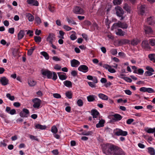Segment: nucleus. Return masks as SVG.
<instances>
[{
    "label": "nucleus",
    "mask_w": 155,
    "mask_h": 155,
    "mask_svg": "<svg viewBox=\"0 0 155 155\" xmlns=\"http://www.w3.org/2000/svg\"><path fill=\"white\" fill-rule=\"evenodd\" d=\"M121 2V0H114L113 1V3L115 5H120Z\"/></svg>",
    "instance_id": "864d4df0"
},
{
    "label": "nucleus",
    "mask_w": 155,
    "mask_h": 155,
    "mask_svg": "<svg viewBox=\"0 0 155 155\" xmlns=\"http://www.w3.org/2000/svg\"><path fill=\"white\" fill-rule=\"evenodd\" d=\"M155 54H150L148 55V57L154 63H155Z\"/></svg>",
    "instance_id": "2f4dec72"
},
{
    "label": "nucleus",
    "mask_w": 155,
    "mask_h": 155,
    "mask_svg": "<svg viewBox=\"0 0 155 155\" xmlns=\"http://www.w3.org/2000/svg\"><path fill=\"white\" fill-rule=\"evenodd\" d=\"M53 97L57 98H59L61 97V95L58 94V93H55L53 94Z\"/></svg>",
    "instance_id": "052dcab7"
},
{
    "label": "nucleus",
    "mask_w": 155,
    "mask_h": 155,
    "mask_svg": "<svg viewBox=\"0 0 155 155\" xmlns=\"http://www.w3.org/2000/svg\"><path fill=\"white\" fill-rule=\"evenodd\" d=\"M59 34L60 36H58V38L61 39H64V36L65 34L64 32L60 30L59 31Z\"/></svg>",
    "instance_id": "a19ab883"
},
{
    "label": "nucleus",
    "mask_w": 155,
    "mask_h": 155,
    "mask_svg": "<svg viewBox=\"0 0 155 155\" xmlns=\"http://www.w3.org/2000/svg\"><path fill=\"white\" fill-rule=\"evenodd\" d=\"M129 42V41L127 39H122L120 41L119 43L122 44H126Z\"/></svg>",
    "instance_id": "a18cd8bd"
},
{
    "label": "nucleus",
    "mask_w": 155,
    "mask_h": 155,
    "mask_svg": "<svg viewBox=\"0 0 155 155\" xmlns=\"http://www.w3.org/2000/svg\"><path fill=\"white\" fill-rule=\"evenodd\" d=\"M71 66L73 67H77L80 64V62L75 59L71 60Z\"/></svg>",
    "instance_id": "2eb2a0df"
},
{
    "label": "nucleus",
    "mask_w": 155,
    "mask_h": 155,
    "mask_svg": "<svg viewBox=\"0 0 155 155\" xmlns=\"http://www.w3.org/2000/svg\"><path fill=\"white\" fill-rule=\"evenodd\" d=\"M103 152L106 155H125L120 148L111 143H106L102 145Z\"/></svg>",
    "instance_id": "f257e3e1"
},
{
    "label": "nucleus",
    "mask_w": 155,
    "mask_h": 155,
    "mask_svg": "<svg viewBox=\"0 0 155 155\" xmlns=\"http://www.w3.org/2000/svg\"><path fill=\"white\" fill-rule=\"evenodd\" d=\"M43 76H47L48 78L51 79L52 78V74L51 71L48 70H42L41 71Z\"/></svg>",
    "instance_id": "423d86ee"
},
{
    "label": "nucleus",
    "mask_w": 155,
    "mask_h": 155,
    "mask_svg": "<svg viewBox=\"0 0 155 155\" xmlns=\"http://www.w3.org/2000/svg\"><path fill=\"white\" fill-rule=\"evenodd\" d=\"M127 25L125 23H122L120 21H118L117 23H114L111 27V29L113 30L117 27H119L122 28H127Z\"/></svg>",
    "instance_id": "7ed1b4c3"
},
{
    "label": "nucleus",
    "mask_w": 155,
    "mask_h": 155,
    "mask_svg": "<svg viewBox=\"0 0 155 155\" xmlns=\"http://www.w3.org/2000/svg\"><path fill=\"white\" fill-rule=\"evenodd\" d=\"M34 39L36 42H40L41 41V38L40 36H35Z\"/></svg>",
    "instance_id": "c03bdc74"
},
{
    "label": "nucleus",
    "mask_w": 155,
    "mask_h": 155,
    "mask_svg": "<svg viewBox=\"0 0 155 155\" xmlns=\"http://www.w3.org/2000/svg\"><path fill=\"white\" fill-rule=\"evenodd\" d=\"M149 44L152 46L155 45V39L151 38L149 40Z\"/></svg>",
    "instance_id": "e433bc0d"
},
{
    "label": "nucleus",
    "mask_w": 155,
    "mask_h": 155,
    "mask_svg": "<svg viewBox=\"0 0 155 155\" xmlns=\"http://www.w3.org/2000/svg\"><path fill=\"white\" fill-rule=\"evenodd\" d=\"M27 2L28 4L38 6L39 5V3L37 0H27Z\"/></svg>",
    "instance_id": "f3484780"
},
{
    "label": "nucleus",
    "mask_w": 155,
    "mask_h": 155,
    "mask_svg": "<svg viewBox=\"0 0 155 155\" xmlns=\"http://www.w3.org/2000/svg\"><path fill=\"white\" fill-rule=\"evenodd\" d=\"M15 29L14 28H9L8 30V32L9 33L13 34L14 33Z\"/></svg>",
    "instance_id": "69168bd1"
},
{
    "label": "nucleus",
    "mask_w": 155,
    "mask_h": 155,
    "mask_svg": "<svg viewBox=\"0 0 155 155\" xmlns=\"http://www.w3.org/2000/svg\"><path fill=\"white\" fill-rule=\"evenodd\" d=\"M146 132L148 133H155V127L153 128H147L145 129Z\"/></svg>",
    "instance_id": "a878e982"
},
{
    "label": "nucleus",
    "mask_w": 155,
    "mask_h": 155,
    "mask_svg": "<svg viewBox=\"0 0 155 155\" xmlns=\"http://www.w3.org/2000/svg\"><path fill=\"white\" fill-rule=\"evenodd\" d=\"M53 74V76L52 77V79L54 80H56L57 78V76L56 73L54 72H53L52 73Z\"/></svg>",
    "instance_id": "4d7b16f0"
},
{
    "label": "nucleus",
    "mask_w": 155,
    "mask_h": 155,
    "mask_svg": "<svg viewBox=\"0 0 155 155\" xmlns=\"http://www.w3.org/2000/svg\"><path fill=\"white\" fill-rule=\"evenodd\" d=\"M70 38L72 40H74L77 38V37L75 34H72L71 35Z\"/></svg>",
    "instance_id": "338daca9"
},
{
    "label": "nucleus",
    "mask_w": 155,
    "mask_h": 155,
    "mask_svg": "<svg viewBox=\"0 0 155 155\" xmlns=\"http://www.w3.org/2000/svg\"><path fill=\"white\" fill-rule=\"evenodd\" d=\"M153 73L149 71H146L144 73L145 76H151L153 74Z\"/></svg>",
    "instance_id": "6e6d98bb"
},
{
    "label": "nucleus",
    "mask_w": 155,
    "mask_h": 155,
    "mask_svg": "<svg viewBox=\"0 0 155 155\" xmlns=\"http://www.w3.org/2000/svg\"><path fill=\"white\" fill-rule=\"evenodd\" d=\"M122 78L124 80L126 81L127 82L130 83L132 81V80H131V79L127 77H124Z\"/></svg>",
    "instance_id": "8fccbe9b"
},
{
    "label": "nucleus",
    "mask_w": 155,
    "mask_h": 155,
    "mask_svg": "<svg viewBox=\"0 0 155 155\" xmlns=\"http://www.w3.org/2000/svg\"><path fill=\"white\" fill-rule=\"evenodd\" d=\"M148 150L149 153L151 154V155H155V150L153 148H148Z\"/></svg>",
    "instance_id": "72a5a7b5"
},
{
    "label": "nucleus",
    "mask_w": 155,
    "mask_h": 155,
    "mask_svg": "<svg viewBox=\"0 0 155 155\" xmlns=\"http://www.w3.org/2000/svg\"><path fill=\"white\" fill-rule=\"evenodd\" d=\"M78 70L79 71L84 73H86L88 71L89 68L86 65H82L78 68Z\"/></svg>",
    "instance_id": "9b49d317"
},
{
    "label": "nucleus",
    "mask_w": 155,
    "mask_h": 155,
    "mask_svg": "<svg viewBox=\"0 0 155 155\" xmlns=\"http://www.w3.org/2000/svg\"><path fill=\"white\" fill-rule=\"evenodd\" d=\"M88 84H89V85L92 87H95V84L93 82H88Z\"/></svg>",
    "instance_id": "0e129e2a"
},
{
    "label": "nucleus",
    "mask_w": 155,
    "mask_h": 155,
    "mask_svg": "<svg viewBox=\"0 0 155 155\" xmlns=\"http://www.w3.org/2000/svg\"><path fill=\"white\" fill-rule=\"evenodd\" d=\"M51 132L54 134H56L58 132V129L55 126H53L51 127Z\"/></svg>",
    "instance_id": "79ce46f5"
},
{
    "label": "nucleus",
    "mask_w": 155,
    "mask_h": 155,
    "mask_svg": "<svg viewBox=\"0 0 155 155\" xmlns=\"http://www.w3.org/2000/svg\"><path fill=\"white\" fill-rule=\"evenodd\" d=\"M116 131L115 133V134L117 136H126L127 135V132L126 131H123L120 129H116Z\"/></svg>",
    "instance_id": "0eeeda50"
},
{
    "label": "nucleus",
    "mask_w": 155,
    "mask_h": 155,
    "mask_svg": "<svg viewBox=\"0 0 155 155\" xmlns=\"http://www.w3.org/2000/svg\"><path fill=\"white\" fill-rule=\"evenodd\" d=\"M139 42V41L138 40L134 39H133L131 41V45L134 46L138 44Z\"/></svg>",
    "instance_id": "58836bf2"
},
{
    "label": "nucleus",
    "mask_w": 155,
    "mask_h": 155,
    "mask_svg": "<svg viewBox=\"0 0 155 155\" xmlns=\"http://www.w3.org/2000/svg\"><path fill=\"white\" fill-rule=\"evenodd\" d=\"M35 49V48L34 47H31V49H30L28 51V55H31L32 54Z\"/></svg>",
    "instance_id": "37998d69"
},
{
    "label": "nucleus",
    "mask_w": 155,
    "mask_h": 155,
    "mask_svg": "<svg viewBox=\"0 0 155 155\" xmlns=\"http://www.w3.org/2000/svg\"><path fill=\"white\" fill-rule=\"evenodd\" d=\"M25 15L29 21L32 22L34 20V17L31 13H25Z\"/></svg>",
    "instance_id": "6ab92c4d"
},
{
    "label": "nucleus",
    "mask_w": 155,
    "mask_h": 155,
    "mask_svg": "<svg viewBox=\"0 0 155 155\" xmlns=\"http://www.w3.org/2000/svg\"><path fill=\"white\" fill-rule=\"evenodd\" d=\"M66 19L67 21L69 24H71L73 25H76V23L72 19H69L68 17H67Z\"/></svg>",
    "instance_id": "ea45409f"
},
{
    "label": "nucleus",
    "mask_w": 155,
    "mask_h": 155,
    "mask_svg": "<svg viewBox=\"0 0 155 155\" xmlns=\"http://www.w3.org/2000/svg\"><path fill=\"white\" fill-rule=\"evenodd\" d=\"M30 138L32 140H35L38 141L39 140L36 137L32 135H30L29 136Z\"/></svg>",
    "instance_id": "603ef678"
},
{
    "label": "nucleus",
    "mask_w": 155,
    "mask_h": 155,
    "mask_svg": "<svg viewBox=\"0 0 155 155\" xmlns=\"http://www.w3.org/2000/svg\"><path fill=\"white\" fill-rule=\"evenodd\" d=\"M143 29L145 34H152L153 32L151 28L147 25H144Z\"/></svg>",
    "instance_id": "9d476101"
},
{
    "label": "nucleus",
    "mask_w": 155,
    "mask_h": 155,
    "mask_svg": "<svg viewBox=\"0 0 155 155\" xmlns=\"http://www.w3.org/2000/svg\"><path fill=\"white\" fill-rule=\"evenodd\" d=\"M141 46L142 48L147 49H150L151 47L149 45L148 41L147 40H144L142 41Z\"/></svg>",
    "instance_id": "f8f14e48"
},
{
    "label": "nucleus",
    "mask_w": 155,
    "mask_h": 155,
    "mask_svg": "<svg viewBox=\"0 0 155 155\" xmlns=\"http://www.w3.org/2000/svg\"><path fill=\"white\" fill-rule=\"evenodd\" d=\"M147 88L145 87H141L140 88V91L141 92H147Z\"/></svg>",
    "instance_id": "13d9d810"
},
{
    "label": "nucleus",
    "mask_w": 155,
    "mask_h": 155,
    "mask_svg": "<svg viewBox=\"0 0 155 155\" xmlns=\"http://www.w3.org/2000/svg\"><path fill=\"white\" fill-rule=\"evenodd\" d=\"M96 98H97L96 96L93 95H90L87 97V101L89 102L93 101L95 100Z\"/></svg>",
    "instance_id": "5701e85b"
},
{
    "label": "nucleus",
    "mask_w": 155,
    "mask_h": 155,
    "mask_svg": "<svg viewBox=\"0 0 155 155\" xmlns=\"http://www.w3.org/2000/svg\"><path fill=\"white\" fill-rule=\"evenodd\" d=\"M55 39L54 35L53 33H50L47 38V40L49 43L52 44L53 41Z\"/></svg>",
    "instance_id": "4468645a"
},
{
    "label": "nucleus",
    "mask_w": 155,
    "mask_h": 155,
    "mask_svg": "<svg viewBox=\"0 0 155 155\" xmlns=\"http://www.w3.org/2000/svg\"><path fill=\"white\" fill-rule=\"evenodd\" d=\"M146 68V69L148 71H149L151 72H154V70H153V69L152 68L149 66H147Z\"/></svg>",
    "instance_id": "680f3d73"
},
{
    "label": "nucleus",
    "mask_w": 155,
    "mask_h": 155,
    "mask_svg": "<svg viewBox=\"0 0 155 155\" xmlns=\"http://www.w3.org/2000/svg\"><path fill=\"white\" fill-rule=\"evenodd\" d=\"M147 21L149 25H152L154 24L153 20L151 17H150L148 18L147 19Z\"/></svg>",
    "instance_id": "c756f323"
},
{
    "label": "nucleus",
    "mask_w": 155,
    "mask_h": 155,
    "mask_svg": "<svg viewBox=\"0 0 155 155\" xmlns=\"http://www.w3.org/2000/svg\"><path fill=\"white\" fill-rule=\"evenodd\" d=\"M147 92L150 93H152L154 92V91L151 88H147Z\"/></svg>",
    "instance_id": "e2e57ef3"
},
{
    "label": "nucleus",
    "mask_w": 155,
    "mask_h": 155,
    "mask_svg": "<svg viewBox=\"0 0 155 155\" xmlns=\"http://www.w3.org/2000/svg\"><path fill=\"white\" fill-rule=\"evenodd\" d=\"M8 80L6 78L4 77L1 78L0 82L3 85H6L8 84Z\"/></svg>",
    "instance_id": "dca6fc26"
},
{
    "label": "nucleus",
    "mask_w": 155,
    "mask_h": 155,
    "mask_svg": "<svg viewBox=\"0 0 155 155\" xmlns=\"http://www.w3.org/2000/svg\"><path fill=\"white\" fill-rule=\"evenodd\" d=\"M7 146V144L5 143V140H3L0 142V146L1 147H6Z\"/></svg>",
    "instance_id": "3c124183"
},
{
    "label": "nucleus",
    "mask_w": 155,
    "mask_h": 155,
    "mask_svg": "<svg viewBox=\"0 0 155 155\" xmlns=\"http://www.w3.org/2000/svg\"><path fill=\"white\" fill-rule=\"evenodd\" d=\"M144 72L143 70L141 68L137 70V74L140 75H142Z\"/></svg>",
    "instance_id": "5fc2aeb1"
},
{
    "label": "nucleus",
    "mask_w": 155,
    "mask_h": 155,
    "mask_svg": "<svg viewBox=\"0 0 155 155\" xmlns=\"http://www.w3.org/2000/svg\"><path fill=\"white\" fill-rule=\"evenodd\" d=\"M125 32L123 31L121 29L118 28L117 29V31L116 32V34L119 36H124Z\"/></svg>",
    "instance_id": "bb28decb"
},
{
    "label": "nucleus",
    "mask_w": 155,
    "mask_h": 155,
    "mask_svg": "<svg viewBox=\"0 0 155 155\" xmlns=\"http://www.w3.org/2000/svg\"><path fill=\"white\" fill-rule=\"evenodd\" d=\"M29 111L26 108H24L22 111L20 113V117H27L29 116Z\"/></svg>",
    "instance_id": "6e6552de"
},
{
    "label": "nucleus",
    "mask_w": 155,
    "mask_h": 155,
    "mask_svg": "<svg viewBox=\"0 0 155 155\" xmlns=\"http://www.w3.org/2000/svg\"><path fill=\"white\" fill-rule=\"evenodd\" d=\"M25 35V31L20 30L18 34V40L21 39Z\"/></svg>",
    "instance_id": "412c9836"
},
{
    "label": "nucleus",
    "mask_w": 155,
    "mask_h": 155,
    "mask_svg": "<svg viewBox=\"0 0 155 155\" xmlns=\"http://www.w3.org/2000/svg\"><path fill=\"white\" fill-rule=\"evenodd\" d=\"M61 72H58L57 73L60 79L61 80H66L67 78V76L66 75V74L63 73L65 74V75H64L61 74Z\"/></svg>",
    "instance_id": "b1692460"
},
{
    "label": "nucleus",
    "mask_w": 155,
    "mask_h": 155,
    "mask_svg": "<svg viewBox=\"0 0 155 155\" xmlns=\"http://www.w3.org/2000/svg\"><path fill=\"white\" fill-rule=\"evenodd\" d=\"M77 104L79 107H81L83 105V103L81 99H79L77 101Z\"/></svg>",
    "instance_id": "49530a36"
},
{
    "label": "nucleus",
    "mask_w": 155,
    "mask_h": 155,
    "mask_svg": "<svg viewBox=\"0 0 155 155\" xmlns=\"http://www.w3.org/2000/svg\"><path fill=\"white\" fill-rule=\"evenodd\" d=\"M111 117L113 120L115 121H119L122 118V116L120 115L117 114L112 115Z\"/></svg>",
    "instance_id": "ddd939ff"
},
{
    "label": "nucleus",
    "mask_w": 155,
    "mask_h": 155,
    "mask_svg": "<svg viewBox=\"0 0 155 155\" xmlns=\"http://www.w3.org/2000/svg\"><path fill=\"white\" fill-rule=\"evenodd\" d=\"M110 53L113 55H115L117 54V50L115 49H112L110 51Z\"/></svg>",
    "instance_id": "de8ad7c7"
},
{
    "label": "nucleus",
    "mask_w": 155,
    "mask_h": 155,
    "mask_svg": "<svg viewBox=\"0 0 155 155\" xmlns=\"http://www.w3.org/2000/svg\"><path fill=\"white\" fill-rule=\"evenodd\" d=\"M35 23L37 25H40L41 23V21L40 18L38 16H36L35 18Z\"/></svg>",
    "instance_id": "473e14b6"
},
{
    "label": "nucleus",
    "mask_w": 155,
    "mask_h": 155,
    "mask_svg": "<svg viewBox=\"0 0 155 155\" xmlns=\"http://www.w3.org/2000/svg\"><path fill=\"white\" fill-rule=\"evenodd\" d=\"M98 96L100 98L104 100H107L108 99L107 96L103 94L100 93L98 94Z\"/></svg>",
    "instance_id": "393cba45"
},
{
    "label": "nucleus",
    "mask_w": 155,
    "mask_h": 155,
    "mask_svg": "<svg viewBox=\"0 0 155 155\" xmlns=\"http://www.w3.org/2000/svg\"><path fill=\"white\" fill-rule=\"evenodd\" d=\"M35 127L36 128L40 129L41 130H45L46 129V127L45 125H42L40 124H36Z\"/></svg>",
    "instance_id": "cd10ccee"
},
{
    "label": "nucleus",
    "mask_w": 155,
    "mask_h": 155,
    "mask_svg": "<svg viewBox=\"0 0 155 155\" xmlns=\"http://www.w3.org/2000/svg\"><path fill=\"white\" fill-rule=\"evenodd\" d=\"M81 134L82 135H84L88 136L92 135L93 134V132L91 131H88L87 132L84 131V132H82Z\"/></svg>",
    "instance_id": "f704fd0d"
},
{
    "label": "nucleus",
    "mask_w": 155,
    "mask_h": 155,
    "mask_svg": "<svg viewBox=\"0 0 155 155\" xmlns=\"http://www.w3.org/2000/svg\"><path fill=\"white\" fill-rule=\"evenodd\" d=\"M71 74L72 76L75 77L77 75L78 73L77 71L74 70L71 71Z\"/></svg>",
    "instance_id": "774afa93"
},
{
    "label": "nucleus",
    "mask_w": 155,
    "mask_h": 155,
    "mask_svg": "<svg viewBox=\"0 0 155 155\" xmlns=\"http://www.w3.org/2000/svg\"><path fill=\"white\" fill-rule=\"evenodd\" d=\"M138 13L142 15H145L147 12V8L145 5H141L139 8Z\"/></svg>",
    "instance_id": "39448f33"
},
{
    "label": "nucleus",
    "mask_w": 155,
    "mask_h": 155,
    "mask_svg": "<svg viewBox=\"0 0 155 155\" xmlns=\"http://www.w3.org/2000/svg\"><path fill=\"white\" fill-rule=\"evenodd\" d=\"M116 14L117 16L120 18V20H122L124 18V12L122 8L118 6L115 8Z\"/></svg>",
    "instance_id": "f03ea898"
},
{
    "label": "nucleus",
    "mask_w": 155,
    "mask_h": 155,
    "mask_svg": "<svg viewBox=\"0 0 155 155\" xmlns=\"http://www.w3.org/2000/svg\"><path fill=\"white\" fill-rule=\"evenodd\" d=\"M6 96L9 100L12 101H13L15 99V97L14 96H11L10 94L8 93L6 95Z\"/></svg>",
    "instance_id": "4c0bfd02"
},
{
    "label": "nucleus",
    "mask_w": 155,
    "mask_h": 155,
    "mask_svg": "<svg viewBox=\"0 0 155 155\" xmlns=\"http://www.w3.org/2000/svg\"><path fill=\"white\" fill-rule=\"evenodd\" d=\"M66 95L69 99L72 98V94L71 92L68 91L66 92Z\"/></svg>",
    "instance_id": "09e8293b"
},
{
    "label": "nucleus",
    "mask_w": 155,
    "mask_h": 155,
    "mask_svg": "<svg viewBox=\"0 0 155 155\" xmlns=\"http://www.w3.org/2000/svg\"><path fill=\"white\" fill-rule=\"evenodd\" d=\"M63 28L67 31H69L72 29V28L68 25H64Z\"/></svg>",
    "instance_id": "bf43d9fd"
},
{
    "label": "nucleus",
    "mask_w": 155,
    "mask_h": 155,
    "mask_svg": "<svg viewBox=\"0 0 155 155\" xmlns=\"http://www.w3.org/2000/svg\"><path fill=\"white\" fill-rule=\"evenodd\" d=\"M123 8L127 13H130L132 10L131 7L127 4H125L123 6Z\"/></svg>",
    "instance_id": "a211bd4d"
},
{
    "label": "nucleus",
    "mask_w": 155,
    "mask_h": 155,
    "mask_svg": "<svg viewBox=\"0 0 155 155\" xmlns=\"http://www.w3.org/2000/svg\"><path fill=\"white\" fill-rule=\"evenodd\" d=\"M64 85L68 87H71L72 84L71 81H66L64 82Z\"/></svg>",
    "instance_id": "7c9ffc66"
},
{
    "label": "nucleus",
    "mask_w": 155,
    "mask_h": 155,
    "mask_svg": "<svg viewBox=\"0 0 155 155\" xmlns=\"http://www.w3.org/2000/svg\"><path fill=\"white\" fill-rule=\"evenodd\" d=\"M28 84L30 86H33L36 84V82L34 80H30L28 81Z\"/></svg>",
    "instance_id": "c9c22d12"
},
{
    "label": "nucleus",
    "mask_w": 155,
    "mask_h": 155,
    "mask_svg": "<svg viewBox=\"0 0 155 155\" xmlns=\"http://www.w3.org/2000/svg\"><path fill=\"white\" fill-rule=\"evenodd\" d=\"M73 12L75 14H83L84 12L83 10L78 6H76L74 7L73 10Z\"/></svg>",
    "instance_id": "1a4fd4ad"
},
{
    "label": "nucleus",
    "mask_w": 155,
    "mask_h": 155,
    "mask_svg": "<svg viewBox=\"0 0 155 155\" xmlns=\"http://www.w3.org/2000/svg\"><path fill=\"white\" fill-rule=\"evenodd\" d=\"M91 114L93 116V117L94 118V120H95V118H97L99 113L98 111L95 109H93L91 110Z\"/></svg>",
    "instance_id": "aec40b11"
},
{
    "label": "nucleus",
    "mask_w": 155,
    "mask_h": 155,
    "mask_svg": "<svg viewBox=\"0 0 155 155\" xmlns=\"http://www.w3.org/2000/svg\"><path fill=\"white\" fill-rule=\"evenodd\" d=\"M104 123L105 120H99V123L96 125V127L98 128L104 127Z\"/></svg>",
    "instance_id": "4be33fe9"
},
{
    "label": "nucleus",
    "mask_w": 155,
    "mask_h": 155,
    "mask_svg": "<svg viewBox=\"0 0 155 155\" xmlns=\"http://www.w3.org/2000/svg\"><path fill=\"white\" fill-rule=\"evenodd\" d=\"M40 54L41 55L44 56L46 59L48 60L49 59V56L46 52L42 51L41 52Z\"/></svg>",
    "instance_id": "c85d7f7f"
},
{
    "label": "nucleus",
    "mask_w": 155,
    "mask_h": 155,
    "mask_svg": "<svg viewBox=\"0 0 155 155\" xmlns=\"http://www.w3.org/2000/svg\"><path fill=\"white\" fill-rule=\"evenodd\" d=\"M32 102L34 103L33 107L36 109H38L41 105V101L38 98H35L32 100Z\"/></svg>",
    "instance_id": "20e7f679"
}]
</instances>
